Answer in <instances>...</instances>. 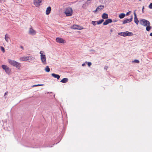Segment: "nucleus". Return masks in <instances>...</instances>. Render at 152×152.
Here are the masks:
<instances>
[{"label": "nucleus", "instance_id": "obj_18", "mask_svg": "<svg viewBox=\"0 0 152 152\" xmlns=\"http://www.w3.org/2000/svg\"><path fill=\"white\" fill-rule=\"evenodd\" d=\"M51 75L54 77L56 78L58 80L59 79L60 77V76L59 75L56 74L54 73L52 74Z\"/></svg>", "mask_w": 152, "mask_h": 152}, {"label": "nucleus", "instance_id": "obj_22", "mask_svg": "<svg viewBox=\"0 0 152 152\" xmlns=\"http://www.w3.org/2000/svg\"><path fill=\"white\" fill-rule=\"evenodd\" d=\"M45 71L47 72H49L50 71V69L48 66H47L45 69Z\"/></svg>", "mask_w": 152, "mask_h": 152}, {"label": "nucleus", "instance_id": "obj_8", "mask_svg": "<svg viewBox=\"0 0 152 152\" xmlns=\"http://www.w3.org/2000/svg\"><path fill=\"white\" fill-rule=\"evenodd\" d=\"M71 28L74 29L81 30L83 29V28L80 26L74 25L71 27Z\"/></svg>", "mask_w": 152, "mask_h": 152}, {"label": "nucleus", "instance_id": "obj_15", "mask_svg": "<svg viewBox=\"0 0 152 152\" xmlns=\"http://www.w3.org/2000/svg\"><path fill=\"white\" fill-rule=\"evenodd\" d=\"M51 9L50 7H48L46 11V13L47 15H49L51 11Z\"/></svg>", "mask_w": 152, "mask_h": 152}, {"label": "nucleus", "instance_id": "obj_31", "mask_svg": "<svg viewBox=\"0 0 152 152\" xmlns=\"http://www.w3.org/2000/svg\"><path fill=\"white\" fill-rule=\"evenodd\" d=\"M108 68V67L107 66H105L104 68V69H105L106 70H107V69Z\"/></svg>", "mask_w": 152, "mask_h": 152}, {"label": "nucleus", "instance_id": "obj_2", "mask_svg": "<svg viewBox=\"0 0 152 152\" xmlns=\"http://www.w3.org/2000/svg\"><path fill=\"white\" fill-rule=\"evenodd\" d=\"M8 61L9 63L11 65L16 67L18 69H20L21 65L20 63L10 59H8Z\"/></svg>", "mask_w": 152, "mask_h": 152}, {"label": "nucleus", "instance_id": "obj_16", "mask_svg": "<svg viewBox=\"0 0 152 152\" xmlns=\"http://www.w3.org/2000/svg\"><path fill=\"white\" fill-rule=\"evenodd\" d=\"M27 58L28 59L27 61H28L29 62H31V61H33L34 59V57L29 56H27Z\"/></svg>", "mask_w": 152, "mask_h": 152}, {"label": "nucleus", "instance_id": "obj_10", "mask_svg": "<svg viewBox=\"0 0 152 152\" xmlns=\"http://www.w3.org/2000/svg\"><path fill=\"white\" fill-rule=\"evenodd\" d=\"M133 18L132 16H131V17L129 19H126L124 20L123 22V24H124L128 23L131 22Z\"/></svg>", "mask_w": 152, "mask_h": 152}, {"label": "nucleus", "instance_id": "obj_20", "mask_svg": "<svg viewBox=\"0 0 152 152\" xmlns=\"http://www.w3.org/2000/svg\"><path fill=\"white\" fill-rule=\"evenodd\" d=\"M108 15L105 13H104L102 15V17L103 19H106L108 18Z\"/></svg>", "mask_w": 152, "mask_h": 152}, {"label": "nucleus", "instance_id": "obj_32", "mask_svg": "<svg viewBox=\"0 0 152 152\" xmlns=\"http://www.w3.org/2000/svg\"><path fill=\"white\" fill-rule=\"evenodd\" d=\"M8 93V92L7 91L4 94V96H5V95H7V93Z\"/></svg>", "mask_w": 152, "mask_h": 152}, {"label": "nucleus", "instance_id": "obj_3", "mask_svg": "<svg viewBox=\"0 0 152 152\" xmlns=\"http://www.w3.org/2000/svg\"><path fill=\"white\" fill-rule=\"evenodd\" d=\"M64 13L67 16H70L72 15L73 10L71 8L68 7L66 9Z\"/></svg>", "mask_w": 152, "mask_h": 152}, {"label": "nucleus", "instance_id": "obj_38", "mask_svg": "<svg viewBox=\"0 0 152 152\" xmlns=\"http://www.w3.org/2000/svg\"><path fill=\"white\" fill-rule=\"evenodd\" d=\"M110 31H111V32H112L113 31V30L112 29H111Z\"/></svg>", "mask_w": 152, "mask_h": 152}, {"label": "nucleus", "instance_id": "obj_13", "mask_svg": "<svg viewBox=\"0 0 152 152\" xmlns=\"http://www.w3.org/2000/svg\"><path fill=\"white\" fill-rule=\"evenodd\" d=\"M112 22V20L111 19H108L106 20L104 22L103 24L104 25H105L108 24L109 23H111Z\"/></svg>", "mask_w": 152, "mask_h": 152}, {"label": "nucleus", "instance_id": "obj_17", "mask_svg": "<svg viewBox=\"0 0 152 152\" xmlns=\"http://www.w3.org/2000/svg\"><path fill=\"white\" fill-rule=\"evenodd\" d=\"M27 56L22 57L20 58V60L21 61H27Z\"/></svg>", "mask_w": 152, "mask_h": 152}, {"label": "nucleus", "instance_id": "obj_30", "mask_svg": "<svg viewBox=\"0 0 152 152\" xmlns=\"http://www.w3.org/2000/svg\"><path fill=\"white\" fill-rule=\"evenodd\" d=\"M88 65L89 66H90L91 65V63L90 62H88Z\"/></svg>", "mask_w": 152, "mask_h": 152}, {"label": "nucleus", "instance_id": "obj_33", "mask_svg": "<svg viewBox=\"0 0 152 152\" xmlns=\"http://www.w3.org/2000/svg\"><path fill=\"white\" fill-rule=\"evenodd\" d=\"M127 12L126 14V15H129V12Z\"/></svg>", "mask_w": 152, "mask_h": 152}, {"label": "nucleus", "instance_id": "obj_11", "mask_svg": "<svg viewBox=\"0 0 152 152\" xmlns=\"http://www.w3.org/2000/svg\"><path fill=\"white\" fill-rule=\"evenodd\" d=\"M134 22L135 23L137 24L138 25L139 23V20L138 18H137V15L135 11L134 12Z\"/></svg>", "mask_w": 152, "mask_h": 152}, {"label": "nucleus", "instance_id": "obj_5", "mask_svg": "<svg viewBox=\"0 0 152 152\" xmlns=\"http://www.w3.org/2000/svg\"><path fill=\"white\" fill-rule=\"evenodd\" d=\"M118 34L124 37L127 36H131L133 35V34L132 32H129L128 31L119 32L118 33Z\"/></svg>", "mask_w": 152, "mask_h": 152}, {"label": "nucleus", "instance_id": "obj_39", "mask_svg": "<svg viewBox=\"0 0 152 152\" xmlns=\"http://www.w3.org/2000/svg\"><path fill=\"white\" fill-rule=\"evenodd\" d=\"M3 0H0V2H1V1H2Z\"/></svg>", "mask_w": 152, "mask_h": 152}, {"label": "nucleus", "instance_id": "obj_19", "mask_svg": "<svg viewBox=\"0 0 152 152\" xmlns=\"http://www.w3.org/2000/svg\"><path fill=\"white\" fill-rule=\"evenodd\" d=\"M68 79L66 78H64L63 79L61 80L60 82L61 83H66L68 81Z\"/></svg>", "mask_w": 152, "mask_h": 152}, {"label": "nucleus", "instance_id": "obj_25", "mask_svg": "<svg viewBox=\"0 0 152 152\" xmlns=\"http://www.w3.org/2000/svg\"><path fill=\"white\" fill-rule=\"evenodd\" d=\"M43 85V84L35 85H33L32 86V87H34L38 86H42Z\"/></svg>", "mask_w": 152, "mask_h": 152}, {"label": "nucleus", "instance_id": "obj_6", "mask_svg": "<svg viewBox=\"0 0 152 152\" xmlns=\"http://www.w3.org/2000/svg\"><path fill=\"white\" fill-rule=\"evenodd\" d=\"M1 67L3 69L5 70L7 74H9L10 72L11 69L7 66L5 65H3L1 66Z\"/></svg>", "mask_w": 152, "mask_h": 152}, {"label": "nucleus", "instance_id": "obj_9", "mask_svg": "<svg viewBox=\"0 0 152 152\" xmlns=\"http://www.w3.org/2000/svg\"><path fill=\"white\" fill-rule=\"evenodd\" d=\"M56 41L57 42L60 43H63L66 42V41L64 40L60 37L56 38Z\"/></svg>", "mask_w": 152, "mask_h": 152}, {"label": "nucleus", "instance_id": "obj_28", "mask_svg": "<svg viewBox=\"0 0 152 152\" xmlns=\"http://www.w3.org/2000/svg\"><path fill=\"white\" fill-rule=\"evenodd\" d=\"M149 8L150 9H152V3H151L149 5Z\"/></svg>", "mask_w": 152, "mask_h": 152}, {"label": "nucleus", "instance_id": "obj_37", "mask_svg": "<svg viewBox=\"0 0 152 152\" xmlns=\"http://www.w3.org/2000/svg\"><path fill=\"white\" fill-rule=\"evenodd\" d=\"M144 7H142V11H143V10H144Z\"/></svg>", "mask_w": 152, "mask_h": 152}, {"label": "nucleus", "instance_id": "obj_26", "mask_svg": "<svg viewBox=\"0 0 152 152\" xmlns=\"http://www.w3.org/2000/svg\"><path fill=\"white\" fill-rule=\"evenodd\" d=\"M1 49L3 53H4L5 52V50L4 47H1Z\"/></svg>", "mask_w": 152, "mask_h": 152}, {"label": "nucleus", "instance_id": "obj_1", "mask_svg": "<svg viewBox=\"0 0 152 152\" xmlns=\"http://www.w3.org/2000/svg\"><path fill=\"white\" fill-rule=\"evenodd\" d=\"M140 23L141 25L146 27V29L147 31H149L151 28L150 23L148 20L145 19H141L140 20Z\"/></svg>", "mask_w": 152, "mask_h": 152}, {"label": "nucleus", "instance_id": "obj_24", "mask_svg": "<svg viewBox=\"0 0 152 152\" xmlns=\"http://www.w3.org/2000/svg\"><path fill=\"white\" fill-rule=\"evenodd\" d=\"M9 38V37H8V35L7 34H6L5 35V40L7 42H8V39Z\"/></svg>", "mask_w": 152, "mask_h": 152}, {"label": "nucleus", "instance_id": "obj_23", "mask_svg": "<svg viewBox=\"0 0 152 152\" xmlns=\"http://www.w3.org/2000/svg\"><path fill=\"white\" fill-rule=\"evenodd\" d=\"M104 21V20L103 19H101L99 21L97 22V24H100L101 23H102Z\"/></svg>", "mask_w": 152, "mask_h": 152}, {"label": "nucleus", "instance_id": "obj_36", "mask_svg": "<svg viewBox=\"0 0 152 152\" xmlns=\"http://www.w3.org/2000/svg\"><path fill=\"white\" fill-rule=\"evenodd\" d=\"M20 48H21L22 49H23V46H20Z\"/></svg>", "mask_w": 152, "mask_h": 152}, {"label": "nucleus", "instance_id": "obj_21", "mask_svg": "<svg viewBox=\"0 0 152 152\" xmlns=\"http://www.w3.org/2000/svg\"><path fill=\"white\" fill-rule=\"evenodd\" d=\"M125 16V14L124 13L120 14L119 15V18L121 19L123 18Z\"/></svg>", "mask_w": 152, "mask_h": 152}, {"label": "nucleus", "instance_id": "obj_35", "mask_svg": "<svg viewBox=\"0 0 152 152\" xmlns=\"http://www.w3.org/2000/svg\"><path fill=\"white\" fill-rule=\"evenodd\" d=\"M85 64H84V63L83 64H82V66H85Z\"/></svg>", "mask_w": 152, "mask_h": 152}, {"label": "nucleus", "instance_id": "obj_29", "mask_svg": "<svg viewBox=\"0 0 152 152\" xmlns=\"http://www.w3.org/2000/svg\"><path fill=\"white\" fill-rule=\"evenodd\" d=\"M134 62L136 63H139V61L137 60H135L134 61Z\"/></svg>", "mask_w": 152, "mask_h": 152}, {"label": "nucleus", "instance_id": "obj_27", "mask_svg": "<svg viewBox=\"0 0 152 152\" xmlns=\"http://www.w3.org/2000/svg\"><path fill=\"white\" fill-rule=\"evenodd\" d=\"M97 22L96 21H92V24L94 26L96 25V23Z\"/></svg>", "mask_w": 152, "mask_h": 152}, {"label": "nucleus", "instance_id": "obj_12", "mask_svg": "<svg viewBox=\"0 0 152 152\" xmlns=\"http://www.w3.org/2000/svg\"><path fill=\"white\" fill-rule=\"evenodd\" d=\"M104 6L103 5H100L96 9V10L94 11V12H96L97 11H99L100 10H102L104 8Z\"/></svg>", "mask_w": 152, "mask_h": 152}, {"label": "nucleus", "instance_id": "obj_14", "mask_svg": "<svg viewBox=\"0 0 152 152\" xmlns=\"http://www.w3.org/2000/svg\"><path fill=\"white\" fill-rule=\"evenodd\" d=\"M29 32V34L32 35H34L36 34V31L32 28H30Z\"/></svg>", "mask_w": 152, "mask_h": 152}, {"label": "nucleus", "instance_id": "obj_4", "mask_svg": "<svg viewBox=\"0 0 152 152\" xmlns=\"http://www.w3.org/2000/svg\"><path fill=\"white\" fill-rule=\"evenodd\" d=\"M40 54L41 60L43 64H46V59L45 54H44L43 52L42 51L40 52Z\"/></svg>", "mask_w": 152, "mask_h": 152}, {"label": "nucleus", "instance_id": "obj_34", "mask_svg": "<svg viewBox=\"0 0 152 152\" xmlns=\"http://www.w3.org/2000/svg\"><path fill=\"white\" fill-rule=\"evenodd\" d=\"M150 35L151 36H152V33H151L150 34Z\"/></svg>", "mask_w": 152, "mask_h": 152}, {"label": "nucleus", "instance_id": "obj_7", "mask_svg": "<svg viewBox=\"0 0 152 152\" xmlns=\"http://www.w3.org/2000/svg\"><path fill=\"white\" fill-rule=\"evenodd\" d=\"M42 0H34L33 3L37 7H39L41 5Z\"/></svg>", "mask_w": 152, "mask_h": 152}]
</instances>
